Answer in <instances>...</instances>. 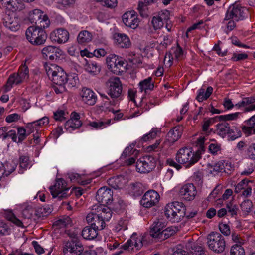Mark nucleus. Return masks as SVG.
Instances as JSON below:
<instances>
[{"instance_id":"f257e3e1","label":"nucleus","mask_w":255,"mask_h":255,"mask_svg":"<svg viewBox=\"0 0 255 255\" xmlns=\"http://www.w3.org/2000/svg\"><path fill=\"white\" fill-rule=\"evenodd\" d=\"M205 138L200 137L198 140V150L192 152L190 148L185 147L179 149L176 155V160L179 164H186L187 167H190L197 163L201 157V154L205 151Z\"/></svg>"},{"instance_id":"f03ea898","label":"nucleus","mask_w":255,"mask_h":255,"mask_svg":"<svg viewBox=\"0 0 255 255\" xmlns=\"http://www.w3.org/2000/svg\"><path fill=\"white\" fill-rule=\"evenodd\" d=\"M164 212L169 221L178 222L186 215V208L182 202H173L166 205Z\"/></svg>"},{"instance_id":"7ed1b4c3","label":"nucleus","mask_w":255,"mask_h":255,"mask_svg":"<svg viewBox=\"0 0 255 255\" xmlns=\"http://www.w3.org/2000/svg\"><path fill=\"white\" fill-rule=\"evenodd\" d=\"M37 26H30L26 31V36L28 41L33 45H43L47 38L44 29Z\"/></svg>"},{"instance_id":"20e7f679","label":"nucleus","mask_w":255,"mask_h":255,"mask_svg":"<svg viewBox=\"0 0 255 255\" xmlns=\"http://www.w3.org/2000/svg\"><path fill=\"white\" fill-rule=\"evenodd\" d=\"M207 245L211 250L216 253H223L226 247V241L224 237L219 232H212L207 237Z\"/></svg>"},{"instance_id":"39448f33","label":"nucleus","mask_w":255,"mask_h":255,"mask_svg":"<svg viewBox=\"0 0 255 255\" xmlns=\"http://www.w3.org/2000/svg\"><path fill=\"white\" fill-rule=\"evenodd\" d=\"M29 78V69L25 64L22 65L16 73L10 75L5 85V91H9L13 84L19 85Z\"/></svg>"},{"instance_id":"423d86ee","label":"nucleus","mask_w":255,"mask_h":255,"mask_svg":"<svg viewBox=\"0 0 255 255\" xmlns=\"http://www.w3.org/2000/svg\"><path fill=\"white\" fill-rule=\"evenodd\" d=\"M248 14V9L242 6L240 4L236 2L228 7L224 20L230 19H234L236 21L243 20L247 17Z\"/></svg>"},{"instance_id":"0eeeda50","label":"nucleus","mask_w":255,"mask_h":255,"mask_svg":"<svg viewBox=\"0 0 255 255\" xmlns=\"http://www.w3.org/2000/svg\"><path fill=\"white\" fill-rule=\"evenodd\" d=\"M108 69L116 75H121L126 70L127 63L121 57L110 54L106 58Z\"/></svg>"},{"instance_id":"6e6552de","label":"nucleus","mask_w":255,"mask_h":255,"mask_svg":"<svg viewBox=\"0 0 255 255\" xmlns=\"http://www.w3.org/2000/svg\"><path fill=\"white\" fill-rule=\"evenodd\" d=\"M53 198H57L59 200L67 198L72 193L69 191L70 187L67 186V183L63 178H59L56 180L53 186L49 187Z\"/></svg>"},{"instance_id":"1a4fd4ad","label":"nucleus","mask_w":255,"mask_h":255,"mask_svg":"<svg viewBox=\"0 0 255 255\" xmlns=\"http://www.w3.org/2000/svg\"><path fill=\"white\" fill-rule=\"evenodd\" d=\"M217 133L223 138L228 135L231 140H235L242 135L241 131L239 129L234 126L230 127L229 124L226 122L217 125Z\"/></svg>"},{"instance_id":"9d476101","label":"nucleus","mask_w":255,"mask_h":255,"mask_svg":"<svg viewBox=\"0 0 255 255\" xmlns=\"http://www.w3.org/2000/svg\"><path fill=\"white\" fill-rule=\"evenodd\" d=\"M28 19L34 26L40 28H47L50 25V20L48 17L40 10L35 9L29 13Z\"/></svg>"},{"instance_id":"9b49d317","label":"nucleus","mask_w":255,"mask_h":255,"mask_svg":"<svg viewBox=\"0 0 255 255\" xmlns=\"http://www.w3.org/2000/svg\"><path fill=\"white\" fill-rule=\"evenodd\" d=\"M83 250V246L80 240L74 237L65 243L63 253L64 255H79Z\"/></svg>"},{"instance_id":"f8f14e48","label":"nucleus","mask_w":255,"mask_h":255,"mask_svg":"<svg viewBox=\"0 0 255 255\" xmlns=\"http://www.w3.org/2000/svg\"><path fill=\"white\" fill-rule=\"evenodd\" d=\"M107 94L112 99L119 98L122 94V85L118 77H111L106 82Z\"/></svg>"},{"instance_id":"ddd939ff","label":"nucleus","mask_w":255,"mask_h":255,"mask_svg":"<svg viewBox=\"0 0 255 255\" xmlns=\"http://www.w3.org/2000/svg\"><path fill=\"white\" fill-rule=\"evenodd\" d=\"M156 167V161L151 156H144L139 159L136 164V170L140 173H148Z\"/></svg>"},{"instance_id":"4468645a","label":"nucleus","mask_w":255,"mask_h":255,"mask_svg":"<svg viewBox=\"0 0 255 255\" xmlns=\"http://www.w3.org/2000/svg\"><path fill=\"white\" fill-rule=\"evenodd\" d=\"M160 199L159 194L153 190L147 191L141 200H140V204L145 208H150L157 204Z\"/></svg>"},{"instance_id":"2eb2a0df","label":"nucleus","mask_w":255,"mask_h":255,"mask_svg":"<svg viewBox=\"0 0 255 255\" xmlns=\"http://www.w3.org/2000/svg\"><path fill=\"white\" fill-rule=\"evenodd\" d=\"M142 239V237L137 236L136 234L134 233L130 239L121 246V248L124 251L133 250L134 248L139 250L143 246Z\"/></svg>"},{"instance_id":"dca6fc26","label":"nucleus","mask_w":255,"mask_h":255,"mask_svg":"<svg viewBox=\"0 0 255 255\" xmlns=\"http://www.w3.org/2000/svg\"><path fill=\"white\" fill-rule=\"evenodd\" d=\"M113 191L106 187L100 188L97 192L96 199L97 201L101 203L100 205L104 206L111 203L113 199Z\"/></svg>"},{"instance_id":"f3484780","label":"nucleus","mask_w":255,"mask_h":255,"mask_svg":"<svg viewBox=\"0 0 255 255\" xmlns=\"http://www.w3.org/2000/svg\"><path fill=\"white\" fill-rule=\"evenodd\" d=\"M3 24L5 28L14 32L17 31L20 27V20L14 13L6 14L3 18Z\"/></svg>"},{"instance_id":"a211bd4d","label":"nucleus","mask_w":255,"mask_h":255,"mask_svg":"<svg viewBox=\"0 0 255 255\" xmlns=\"http://www.w3.org/2000/svg\"><path fill=\"white\" fill-rule=\"evenodd\" d=\"M180 196L187 201L193 200L197 193L196 187L192 183L184 185L180 190Z\"/></svg>"},{"instance_id":"6ab92c4d","label":"nucleus","mask_w":255,"mask_h":255,"mask_svg":"<svg viewBox=\"0 0 255 255\" xmlns=\"http://www.w3.org/2000/svg\"><path fill=\"white\" fill-rule=\"evenodd\" d=\"M42 54L46 59L51 60H59L60 56L62 55L63 51L59 48L53 46L45 47L42 50Z\"/></svg>"},{"instance_id":"aec40b11","label":"nucleus","mask_w":255,"mask_h":255,"mask_svg":"<svg viewBox=\"0 0 255 255\" xmlns=\"http://www.w3.org/2000/svg\"><path fill=\"white\" fill-rule=\"evenodd\" d=\"M69 38V32L63 28H59L51 32L50 39L52 42L64 43Z\"/></svg>"},{"instance_id":"412c9836","label":"nucleus","mask_w":255,"mask_h":255,"mask_svg":"<svg viewBox=\"0 0 255 255\" xmlns=\"http://www.w3.org/2000/svg\"><path fill=\"white\" fill-rule=\"evenodd\" d=\"M122 20L126 26L132 29H135L139 24V19L133 10L125 12L122 16Z\"/></svg>"},{"instance_id":"4be33fe9","label":"nucleus","mask_w":255,"mask_h":255,"mask_svg":"<svg viewBox=\"0 0 255 255\" xmlns=\"http://www.w3.org/2000/svg\"><path fill=\"white\" fill-rule=\"evenodd\" d=\"M86 220L91 226L98 231L103 230L105 226L104 220H102L97 213H89L86 216Z\"/></svg>"},{"instance_id":"5701e85b","label":"nucleus","mask_w":255,"mask_h":255,"mask_svg":"<svg viewBox=\"0 0 255 255\" xmlns=\"http://www.w3.org/2000/svg\"><path fill=\"white\" fill-rule=\"evenodd\" d=\"M81 100L89 105H94L97 101L96 94L90 89L83 88L80 93Z\"/></svg>"},{"instance_id":"b1692460","label":"nucleus","mask_w":255,"mask_h":255,"mask_svg":"<svg viewBox=\"0 0 255 255\" xmlns=\"http://www.w3.org/2000/svg\"><path fill=\"white\" fill-rule=\"evenodd\" d=\"M92 210H97V213L104 222L109 221L112 217V212L111 209L105 205H94Z\"/></svg>"},{"instance_id":"393cba45","label":"nucleus","mask_w":255,"mask_h":255,"mask_svg":"<svg viewBox=\"0 0 255 255\" xmlns=\"http://www.w3.org/2000/svg\"><path fill=\"white\" fill-rule=\"evenodd\" d=\"M243 125L242 130L246 136H248L252 134H255V114L250 119L245 121Z\"/></svg>"},{"instance_id":"a878e982","label":"nucleus","mask_w":255,"mask_h":255,"mask_svg":"<svg viewBox=\"0 0 255 255\" xmlns=\"http://www.w3.org/2000/svg\"><path fill=\"white\" fill-rule=\"evenodd\" d=\"M115 44L120 48H128L131 45L129 37L123 33H118L114 35Z\"/></svg>"},{"instance_id":"bb28decb","label":"nucleus","mask_w":255,"mask_h":255,"mask_svg":"<svg viewBox=\"0 0 255 255\" xmlns=\"http://www.w3.org/2000/svg\"><path fill=\"white\" fill-rule=\"evenodd\" d=\"M49 123V119L47 117H44L39 120L26 124V127L29 130V133L38 131V129L42 126L46 125Z\"/></svg>"},{"instance_id":"cd10ccee","label":"nucleus","mask_w":255,"mask_h":255,"mask_svg":"<svg viewBox=\"0 0 255 255\" xmlns=\"http://www.w3.org/2000/svg\"><path fill=\"white\" fill-rule=\"evenodd\" d=\"M183 131V127L182 125H178L174 127L168 133V140L172 143H174L181 137Z\"/></svg>"},{"instance_id":"c85d7f7f","label":"nucleus","mask_w":255,"mask_h":255,"mask_svg":"<svg viewBox=\"0 0 255 255\" xmlns=\"http://www.w3.org/2000/svg\"><path fill=\"white\" fill-rule=\"evenodd\" d=\"M68 80L67 74L61 67L51 79V81L57 85H65L67 84Z\"/></svg>"},{"instance_id":"c756f323","label":"nucleus","mask_w":255,"mask_h":255,"mask_svg":"<svg viewBox=\"0 0 255 255\" xmlns=\"http://www.w3.org/2000/svg\"><path fill=\"white\" fill-rule=\"evenodd\" d=\"M168 11L161 12L157 16L153 17L152 23L155 29H160L163 27L164 21L168 19Z\"/></svg>"},{"instance_id":"7c9ffc66","label":"nucleus","mask_w":255,"mask_h":255,"mask_svg":"<svg viewBox=\"0 0 255 255\" xmlns=\"http://www.w3.org/2000/svg\"><path fill=\"white\" fill-rule=\"evenodd\" d=\"M164 226V223L158 221L154 222L151 226V230L150 231V235L153 238L157 240L159 235L161 233Z\"/></svg>"},{"instance_id":"2f4dec72","label":"nucleus","mask_w":255,"mask_h":255,"mask_svg":"<svg viewBox=\"0 0 255 255\" xmlns=\"http://www.w3.org/2000/svg\"><path fill=\"white\" fill-rule=\"evenodd\" d=\"M213 91V88L211 86L208 87L206 90L202 87L198 91V94L196 99L200 102L206 100L212 94Z\"/></svg>"},{"instance_id":"473e14b6","label":"nucleus","mask_w":255,"mask_h":255,"mask_svg":"<svg viewBox=\"0 0 255 255\" xmlns=\"http://www.w3.org/2000/svg\"><path fill=\"white\" fill-rule=\"evenodd\" d=\"M97 231L98 230L92 226H86L82 230L81 235L85 239L93 240L97 237Z\"/></svg>"},{"instance_id":"72a5a7b5","label":"nucleus","mask_w":255,"mask_h":255,"mask_svg":"<svg viewBox=\"0 0 255 255\" xmlns=\"http://www.w3.org/2000/svg\"><path fill=\"white\" fill-rule=\"evenodd\" d=\"M86 72L92 75H96L100 71V66L95 62H87L84 66Z\"/></svg>"},{"instance_id":"f704fd0d","label":"nucleus","mask_w":255,"mask_h":255,"mask_svg":"<svg viewBox=\"0 0 255 255\" xmlns=\"http://www.w3.org/2000/svg\"><path fill=\"white\" fill-rule=\"evenodd\" d=\"M154 83L151 77H148L139 83V89L141 92H146L147 90H152L154 88Z\"/></svg>"},{"instance_id":"c9c22d12","label":"nucleus","mask_w":255,"mask_h":255,"mask_svg":"<svg viewBox=\"0 0 255 255\" xmlns=\"http://www.w3.org/2000/svg\"><path fill=\"white\" fill-rule=\"evenodd\" d=\"M82 122L81 121H73L72 119H69L64 123L65 129L71 132L73 130L80 127L82 125Z\"/></svg>"},{"instance_id":"e433bc0d","label":"nucleus","mask_w":255,"mask_h":255,"mask_svg":"<svg viewBox=\"0 0 255 255\" xmlns=\"http://www.w3.org/2000/svg\"><path fill=\"white\" fill-rule=\"evenodd\" d=\"M60 67L55 65L45 63L44 64V68L46 74L48 76L49 79L52 78L56 74L57 71L60 70Z\"/></svg>"},{"instance_id":"4c0bfd02","label":"nucleus","mask_w":255,"mask_h":255,"mask_svg":"<svg viewBox=\"0 0 255 255\" xmlns=\"http://www.w3.org/2000/svg\"><path fill=\"white\" fill-rule=\"evenodd\" d=\"M92 40V35L89 31L85 30L80 32L77 37L78 42L80 44L87 43Z\"/></svg>"},{"instance_id":"58836bf2","label":"nucleus","mask_w":255,"mask_h":255,"mask_svg":"<svg viewBox=\"0 0 255 255\" xmlns=\"http://www.w3.org/2000/svg\"><path fill=\"white\" fill-rule=\"evenodd\" d=\"M175 233V230L172 227H168L162 231L161 233L158 236L157 240L158 241H163L170 237L173 236Z\"/></svg>"},{"instance_id":"ea45409f","label":"nucleus","mask_w":255,"mask_h":255,"mask_svg":"<svg viewBox=\"0 0 255 255\" xmlns=\"http://www.w3.org/2000/svg\"><path fill=\"white\" fill-rule=\"evenodd\" d=\"M121 176L113 177L107 180V183L109 186L115 189L120 188L122 185L121 179Z\"/></svg>"},{"instance_id":"a19ab883","label":"nucleus","mask_w":255,"mask_h":255,"mask_svg":"<svg viewBox=\"0 0 255 255\" xmlns=\"http://www.w3.org/2000/svg\"><path fill=\"white\" fill-rule=\"evenodd\" d=\"M72 224V222L71 218L67 216L62 217L61 218L56 221L54 225L59 226L60 228L62 227H67L69 226H71Z\"/></svg>"},{"instance_id":"79ce46f5","label":"nucleus","mask_w":255,"mask_h":255,"mask_svg":"<svg viewBox=\"0 0 255 255\" xmlns=\"http://www.w3.org/2000/svg\"><path fill=\"white\" fill-rule=\"evenodd\" d=\"M134 144H132L126 147L123 151L121 157L122 158H126L133 154L138 155L139 151L138 150L134 149Z\"/></svg>"},{"instance_id":"37998d69","label":"nucleus","mask_w":255,"mask_h":255,"mask_svg":"<svg viewBox=\"0 0 255 255\" xmlns=\"http://www.w3.org/2000/svg\"><path fill=\"white\" fill-rule=\"evenodd\" d=\"M24 8V5L22 3H19L17 0H13L6 9L11 11L12 12V13H13L14 12L19 11Z\"/></svg>"},{"instance_id":"c03bdc74","label":"nucleus","mask_w":255,"mask_h":255,"mask_svg":"<svg viewBox=\"0 0 255 255\" xmlns=\"http://www.w3.org/2000/svg\"><path fill=\"white\" fill-rule=\"evenodd\" d=\"M218 116H216L213 118L209 119L205 118L203 121V124L202 126L203 131L204 132L207 131L209 127L214 124L215 123L219 121V118H217Z\"/></svg>"},{"instance_id":"a18cd8bd","label":"nucleus","mask_w":255,"mask_h":255,"mask_svg":"<svg viewBox=\"0 0 255 255\" xmlns=\"http://www.w3.org/2000/svg\"><path fill=\"white\" fill-rule=\"evenodd\" d=\"M240 114V113L236 112L227 115L218 116V117L217 118H219V121H222L226 122L227 121H233L237 120Z\"/></svg>"},{"instance_id":"49530a36","label":"nucleus","mask_w":255,"mask_h":255,"mask_svg":"<svg viewBox=\"0 0 255 255\" xmlns=\"http://www.w3.org/2000/svg\"><path fill=\"white\" fill-rule=\"evenodd\" d=\"M230 255H245L244 249L240 245H234L231 248Z\"/></svg>"},{"instance_id":"de8ad7c7","label":"nucleus","mask_w":255,"mask_h":255,"mask_svg":"<svg viewBox=\"0 0 255 255\" xmlns=\"http://www.w3.org/2000/svg\"><path fill=\"white\" fill-rule=\"evenodd\" d=\"M147 5H148V4H146L142 1L139 2L137 9L140 15L142 17H147L149 15Z\"/></svg>"},{"instance_id":"09e8293b","label":"nucleus","mask_w":255,"mask_h":255,"mask_svg":"<svg viewBox=\"0 0 255 255\" xmlns=\"http://www.w3.org/2000/svg\"><path fill=\"white\" fill-rule=\"evenodd\" d=\"M50 213H51V209L49 208L47 209L44 207H39L35 209V216L37 218L46 216Z\"/></svg>"},{"instance_id":"8fccbe9b","label":"nucleus","mask_w":255,"mask_h":255,"mask_svg":"<svg viewBox=\"0 0 255 255\" xmlns=\"http://www.w3.org/2000/svg\"><path fill=\"white\" fill-rule=\"evenodd\" d=\"M67 175L71 182L80 183L82 185H85L88 183L86 181H82L81 176L78 173L71 172L68 173Z\"/></svg>"},{"instance_id":"3c124183","label":"nucleus","mask_w":255,"mask_h":255,"mask_svg":"<svg viewBox=\"0 0 255 255\" xmlns=\"http://www.w3.org/2000/svg\"><path fill=\"white\" fill-rule=\"evenodd\" d=\"M129 220L127 217H124L119 220L117 226H116V230L119 231L121 230H126L128 229V224Z\"/></svg>"},{"instance_id":"603ef678","label":"nucleus","mask_w":255,"mask_h":255,"mask_svg":"<svg viewBox=\"0 0 255 255\" xmlns=\"http://www.w3.org/2000/svg\"><path fill=\"white\" fill-rule=\"evenodd\" d=\"M158 132L159 130L157 128H153L151 129L149 133L144 134L141 137V140L142 142H146L153 139L156 137L157 132Z\"/></svg>"},{"instance_id":"864d4df0","label":"nucleus","mask_w":255,"mask_h":255,"mask_svg":"<svg viewBox=\"0 0 255 255\" xmlns=\"http://www.w3.org/2000/svg\"><path fill=\"white\" fill-rule=\"evenodd\" d=\"M226 208V210H227V215L236 218L237 215V212L239 210L237 205L229 203L227 204Z\"/></svg>"},{"instance_id":"5fc2aeb1","label":"nucleus","mask_w":255,"mask_h":255,"mask_svg":"<svg viewBox=\"0 0 255 255\" xmlns=\"http://www.w3.org/2000/svg\"><path fill=\"white\" fill-rule=\"evenodd\" d=\"M3 165L4 166V170H5L4 175L6 176H7L13 172L16 167V165L13 162L9 163L6 162L4 163H3Z\"/></svg>"},{"instance_id":"6e6d98bb","label":"nucleus","mask_w":255,"mask_h":255,"mask_svg":"<svg viewBox=\"0 0 255 255\" xmlns=\"http://www.w3.org/2000/svg\"><path fill=\"white\" fill-rule=\"evenodd\" d=\"M110 123V120H108L107 122H103L101 121H97L91 122L89 124V125L96 129L103 128L106 127Z\"/></svg>"},{"instance_id":"4d7b16f0","label":"nucleus","mask_w":255,"mask_h":255,"mask_svg":"<svg viewBox=\"0 0 255 255\" xmlns=\"http://www.w3.org/2000/svg\"><path fill=\"white\" fill-rule=\"evenodd\" d=\"M97 2H101L102 5L108 8H114L117 5V0H94Z\"/></svg>"},{"instance_id":"13d9d810","label":"nucleus","mask_w":255,"mask_h":255,"mask_svg":"<svg viewBox=\"0 0 255 255\" xmlns=\"http://www.w3.org/2000/svg\"><path fill=\"white\" fill-rule=\"evenodd\" d=\"M35 213V209L32 206L28 205L22 211V216L25 219H31L33 217V213Z\"/></svg>"},{"instance_id":"bf43d9fd","label":"nucleus","mask_w":255,"mask_h":255,"mask_svg":"<svg viewBox=\"0 0 255 255\" xmlns=\"http://www.w3.org/2000/svg\"><path fill=\"white\" fill-rule=\"evenodd\" d=\"M248 58V55L247 53H237L236 52L233 53V56L231 58V60L234 62H238L244 61Z\"/></svg>"},{"instance_id":"052dcab7","label":"nucleus","mask_w":255,"mask_h":255,"mask_svg":"<svg viewBox=\"0 0 255 255\" xmlns=\"http://www.w3.org/2000/svg\"><path fill=\"white\" fill-rule=\"evenodd\" d=\"M132 192L136 196L140 195L143 193L142 185L140 183L137 182L131 184Z\"/></svg>"},{"instance_id":"680f3d73","label":"nucleus","mask_w":255,"mask_h":255,"mask_svg":"<svg viewBox=\"0 0 255 255\" xmlns=\"http://www.w3.org/2000/svg\"><path fill=\"white\" fill-rule=\"evenodd\" d=\"M74 3L73 0H60L56 2V7L63 9L68 6H70Z\"/></svg>"},{"instance_id":"e2e57ef3","label":"nucleus","mask_w":255,"mask_h":255,"mask_svg":"<svg viewBox=\"0 0 255 255\" xmlns=\"http://www.w3.org/2000/svg\"><path fill=\"white\" fill-rule=\"evenodd\" d=\"M19 166L21 168L26 170L29 165V158L27 156L22 155L19 159Z\"/></svg>"},{"instance_id":"0e129e2a","label":"nucleus","mask_w":255,"mask_h":255,"mask_svg":"<svg viewBox=\"0 0 255 255\" xmlns=\"http://www.w3.org/2000/svg\"><path fill=\"white\" fill-rule=\"evenodd\" d=\"M213 167V169L210 171L212 174H217L219 172H222L225 171L224 169L225 166L224 164L222 162H218L215 164Z\"/></svg>"},{"instance_id":"69168bd1","label":"nucleus","mask_w":255,"mask_h":255,"mask_svg":"<svg viewBox=\"0 0 255 255\" xmlns=\"http://www.w3.org/2000/svg\"><path fill=\"white\" fill-rule=\"evenodd\" d=\"M10 229L5 222L0 221V235L4 236L9 235Z\"/></svg>"},{"instance_id":"338daca9","label":"nucleus","mask_w":255,"mask_h":255,"mask_svg":"<svg viewBox=\"0 0 255 255\" xmlns=\"http://www.w3.org/2000/svg\"><path fill=\"white\" fill-rule=\"evenodd\" d=\"M253 207L252 202L249 199L245 200L241 204V208L244 212L249 213Z\"/></svg>"},{"instance_id":"774afa93","label":"nucleus","mask_w":255,"mask_h":255,"mask_svg":"<svg viewBox=\"0 0 255 255\" xmlns=\"http://www.w3.org/2000/svg\"><path fill=\"white\" fill-rule=\"evenodd\" d=\"M248 182V180H247L246 179L242 180L237 185H236L235 188V192L236 193H238L240 192L241 190H244V189L246 188L247 186Z\"/></svg>"}]
</instances>
